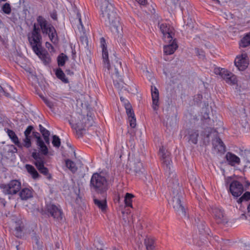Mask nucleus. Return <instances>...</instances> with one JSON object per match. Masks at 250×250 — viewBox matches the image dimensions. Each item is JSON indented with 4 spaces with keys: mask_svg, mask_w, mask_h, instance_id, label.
<instances>
[{
    "mask_svg": "<svg viewBox=\"0 0 250 250\" xmlns=\"http://www.w3.org/2000/svg\"><path fill=\"white\" fill-rule=\"evenodd\" d=\"M37 20L38 24H34L33 29L27 34L28 40L33 51L45 64H47L50 63L51 59L48 52L42 47L41 29L43 34L48 35L53 43L57 42V35L53 26L42 16L38 17Z\"/></svg>",
    "mask_w": 250,
    "mask_h": 250,
    "instance_id": "obj_1",
    "label": "nucleus"
},
{
    "mask_svg": "<svg viewBox=\"0 0 250 250\" xmlns=\"http://www.w3.org/2000/svg\"><path fill=\"white\" fill-rule=\"evenodd\" d=\"M102 17L105 24L109 26L111 31L115 34L119 33L121 26L116 9L108 1L103 2L101 5Z\"/></svg>",
    "mask_w": 250,
    "mask_h": 250,
    "instance_id": "obj_2",
    "label": "nucleus"
},
{
    "mask_svg": "<svg viewBox=\"0 0 250 250\" xmlns=\"http://www.w3.org/2000/svg\"><path fill=\"white\" fill-rule=\"evenodd\" d=\"M168 186L172 191L171 204L175 211L183 216H186V209L184 206V193L176 178L169 179Z\"/></svg>",
    "mask_w": 250,
    "mask_h": 250,
    "instance_id": "obj_3",
    "label": "nucleus"
},
{
    "mask_svg": "<svg viewBox=\"0 0 250 250\" xmlns=\"http://www.w3.org/2000/svg\"><path fill=\"white\" fill-rule=\"evenodd\" d=\"M90 188L92 192L100 194L105 198L108 189V183L106 178L98 173H94L90 179Z\"/></svg>",
    "mask_w": 250,
    "mask_h": 250,
    "instance_id": "obj_4",
    "label": "nucleus"
},
{
    "mask_svg": "<svg viewBox=\"0 0 250 250\" xmlns=\"http://www.w3.org/2000/svg\"><path fill=\"white\" fill-rule=\"evenodd\" d=\"M72 127L76 131L79 136H82L87 128L91 126L94 123L93 117L90 115L86 116L79 114L77 120L69 122Z\"/></svg>",
    "mask_w": 250,
    "mask_h": 250,
    "instance_id": "obj_5",
    "label": "nucleus"
},
{
    "mask_svg": "<svg viewBox=\"0 0 250 250\" xmlns=\"http://www.w3.org/2000/svg\"><path fill=\"white\" fill-rule=\"evenodd\" d=\"M159 155L162 158L163 166L166 173L168 175V178L169 179L176 178V174L173 170L172 161L170 158V152L165 150L163 146H162L159 149Z\"/></svg>",
    "mask_w": 250,
    "mask_h": 250,
    "instance_id": "obj_6",
    "label": "nucleus"
},
{
    "mask_svg": "<svg viewBox=\"0 0 250 250\" xmlns=\"http://www.w3.org/2000/svg\"><path fill=\"white\" fill-rule=\"evenodd\" d=\"M75 22L80 34V41L83 47L86 48L88 45V40L85 26H88V22L85 17L83 19L79 13H77Z\"/></svg>",
    "mask_w": 250,
    "mask_h": 250,
    "instance_id": "obj_7",
    "label": "nucleus"
},
{
    "mask_svg": "<svg viewBox=\"0 0 250 250\" xmlns=\"http://www.w3.org/2000/svg\"><path fill=\"white\" fill-rule=\"evenodd\" d=\"M0 188L5 194H16L21 188V182L17 180H11L7 184H1Z\"/></svg>",
    "mask_w": 250,
    "mask_h": 250,
    "instance_id": "obj_8",
    "label": "nucleus"
},
{
    "mask_svg": "<svg viewBox=\"0 0 250 250\" xmlns=\"http://www.w3.org/2000/svg\"><path fill=\"white\" fill-rule=\"evenodd\" d=\"M229 185V190L234 197H239L244 191L243 185L237 180L231 181L230 178H228L226 180V185Z\"/></svg>",
    "mask_w": 250,
    "mask_h": 250,
    "instance_id": "obj_9",
    "label": "nucleus"
},
{
    "mask_svg": "<svg viewBox=\"0 0 250 250\" xmlns=\"http://www.w3.org/2000/svg\"><path fill=\"white\" fill-rule=\"evenodd\" d=\"M216 75H220L226 83L230 84H234L237 83V79L235 75L228 71L224 68H215L214 70Z\"/></svg>",
    "mask_w": 250,
    "mask_h": 250,
    "instance_id": "obj_10",
    "label": "nucleus"
},
{
    "mask_svg": "<svg viewBox=\"0 0 250 250\" xmlns=\"http://www.w3.org/2000/svg\"><path fill=\"white\" fill-rule=\"evenodd\" d=\"M32 157L35 159V165L39 171L42 174L47 176L48 175V169L44 167V157L42 156L39 152H33L32 154Z\"/></svg>",
    "mask_w": 250,
    "mask_h": 250,
    "instance_id": "obj_11",
    "label": "nucleus"
},
{
    "mask_svg": "<svg viewBox=\"0 0 250 250\" xmlns=\"http://www.w3.org/2000/svg\"><path fill=\"white\" fill-rule=\"evenodd\" d=\"M234 64L239 70H244L248 67L249 62L246 54H243L236 57L234 61Z\"/></svg>",
    "mask_w": 250,
    "mask_h": 250,
    "instance_id": "obj_12",
    "label": "nucleus"
},
{
    "mask_svg": "<svg viewBox=\"0 0 250 250\" xmlns=\"http://www.w3.org/2000/svg\"><path fill=\"white\" fill-rule=\"evenodd\" d=\"M100 45L102 48V54L103 62L105 67L108 69H112L109 64L108 60V51L106 48V44L105 40L104 38H101L100 39Z\"/></svg>",
    "mask_w": 250,
    "mask_h": 250,
    "instance_id": "obj_13",
    "label": "nucleus"
},
{
    "mask_svg": "<svg viewBox=\"0 0 250 250\" xmlns=\"http://www.w3.org/2000/svg\"><path fill=\"white\" fill-rule=\"evenodd\" d=\"M32 134L34 137L37 139V145L39 147L40 152L44 155H46L48 152V148L41 137L40 133L33 131Z\"/></svg>",
    "mask_w": 250,
    "mask_h": 250,
    "instance_id": "obj_14",
    "label": "nucleus"
},
{
    "mask_svg": "<svg viewBox=\"0 0 250 250\" xmlns=\"http://www.w3.org/2000/svg\"><path fill=\"white\" fill-rule=\"evenodd\" d=\"M212 213L218 224H225L228 222L227 219L224 214L223 210L218 208H212Z\"/></svg>",
    "mask_w": 250,
    "mask_h": 250,
    "instance_id": "obj_15",
    "label": "nucleus"
},
{
    "mask_svg": "<svg viewBox=\"0 0 250 250\" xmlns=\"http://www.w3.org/2000/svg\"><path fill=\"white\" fill-rule=\"evenodd\" d=\"M151 93L152 101V108L154 110L157 111L159 106V94L158 89L155 86H151Z\"/></svg>",
    "mask_w": 250,
    "mask_h": 250,
    "instance_id": "obj_16",
    "label": "nucleus"
},
{
    "mask_svg": "<svg viewBox=\"0 0 250 250\" xmlns=\"http://www.w3.org/2000/svg\"><path fill=\"white\" fill-rule=\"evenodd\" d=\"M63 190L65 191L68 189L70 191V194L71 197L76 199V201L78 202L81 200V197L80 195V189L79 188L76 187H69L68 185H66L65 184L63 186Z\"/></svg>",
    "mask_w": 250,
    "mask_h": 250,
    "instance_id": "obj_17",
    "label": "nucleus"
},
{
    "mask_svg": "<svg viewBox=\"0 0 250 250\" xmlns=\"http://www.w3.org/2000/svg\"><path fill=\"white\" fill-rule=\"evenodd\" d=\"M46 210L54 218H61V212L60 209L55 205L48 204L46 206Z\"/></svg>",
    "mask_w": 250,
    "mask_h": 250,
    "instance_id": "obj_18",
    "label": "nucleus"
},
{
    "mask_svg": "<svg viewBox=\"0 0 250 250\" xmlns=\"http://www.w3.org/2000/svg\"><path fill=\"white\" fill-rule=\"evenodd\" d=\"M165 41L169 42V44L165 45L164 46V53L166 55L172 54L178 47V45L176 43L175 40H174L172 41V38L171 41H170L168 39H167L165 40Z\"/></svg>",
    "mask_w": 250,
    "mask_h": 250,
    "instance_id": "obj_19",
    "label": "nucleus"
},
{
    "mask_svg": "<svg viewBox=\"0 0 250 250\" xmlns=\"http://www.w3.org/2000/svg\"><path fill=\"white\" fill-rule=\"evenodd\" d=\"M212 145L213 148L216 152H220L221 153L225 152L226 150L225 146L222 141L219 137H216L212 141Z\"/></svg>",
    "mask_w": 250,
    "mask_h": 250,
    "instance_id": "obj_20",
    "label": "nucleus"
},
{
    "mask_svg": "<svg viewBox=\"0 0 250 250\" xmlns=\"http://www.w3.org/2000/svg\"><path fill=\"white\" fill-rule=\"evenodd\" d=\"M226 158L229 164L231 166H234L236 164H239L240 163V158L230 152L227 153Z\"/></svg>",
    "mask_w": 250,
    "mask_h": 250,
    "instance_id": "obj_21",
    "label": "nucleus"
},
{
    "mask_svg": "<svg viewBox=\"0 0 250 250\" xmlns=\"http://www.w3.org/2000/svg\"><path fill=\"white\" fill-rule=\"evenodd\" d=\"M66 55L63 54V65L65 62L68 60V56H71L73 60H75L76 57V51L73 48L72 44L70 43L68 45V49L65 50Z\"/></svg>",
    "mask_w": 250,
    "mask_h": 250,
    "instance_id": "obj_22",
    "label": "nucleus"
},
{
    "mask_svg": "<svg viewBox=\"0 0 250 250\" xmlns=\"http://www.w3.org/2000/svg\"><path fill=\"white\" fill-rule=\"evenodd\" d=\"M160 29L162 33L163 34L164 39L165 40L168 39L171 41L172 39L171 33L170 32L169 29L167 27L166 24H161L160 26Z\"/></svg>",
    "mask_w": 250,
    "mask_h": 250,
    "instance_id": "obj_23",
    "label": "nucleus"
},
{
    "mask_svg": "<svg viewBox=\"0 0 250 250\" xmlns=\"http://www.w3.org/2000/svg\"><path fill=\"white\" fill-rule=\"evenodd\" d=\"M7 133L13 143H14L18 147L20 148L22 147V146L20 142L18 136L14 131L8 129L7 130Z\"/></svg>",
    "mask_w": 250,
    "mask_h": 250,
    "instance_id": "obj_24",
    "label": "nucleus"
},
{
    "mask_svg": "<svg viewBox=\"0 0 250 250\" xmlns=\"http://www.w3.org/2000/svg\"><path fill=\"white\" fill-rule=\"evenodd\" d=\"M19 195L21 200H26L33 196V193L30 189L24 188L21 190Z\"/></svg>",
    "mask_w": 250,
    "mask_h": 250,
    "instance_id": "obj_25",
    "label": "nucleus"
},
{
    "mask_svg": "<svg viewBox=\"0 0 250 250\" xmlns=\"http://www.w3.org/2000/svg\"><path fill=\"white\" fill-rule=\"evenodd\" d=\"M199 133L197 130L191 129L188 131V138L189 141H190L194 144H196L198 142V137Z\"/></svg>",
    "mask_w": 250,
    "mask_h": 250,
    "instance_id": "obj_26",
    "label": "nucleus"
},
{
    "mask_svg": "<svg viewBox=\"0 0 250 250\" xmlns=\"http://www.w3.org/2000/svg\"><path fill=\"white\" fill-rule=\"evenodd\" d=\"M65 165L66 167L72 173H75L78 170L75 163L68 158L65 160Z\"/></svg>",
    "mask_w": 250,
    "mask_h": 250,
    "instance_id": "obj_27",
    "label": "nucleus"
},
{
    "mask_svg": "<svg viewBox=\"0 0 250 250\" xmlns=\"http://www.w3.org/2000/svg\"><path fill=\"white\" fill-rule=\"evenodd\" d=\"M114 86L116 88H117L119 91V93L121 92L124 93L125 92V93L128 92V90L127 88H125L124 86L125 84V83L121 80V79H119V81L118 80H114L113 81Z\"/></svg>",
    "mask_w": 250,
    "mask_h": 250,
    "instance_id": "obj_28",
    "label": "nucleus"
},
{
    "mask_svg": "<svg viewBox=\"0 0 250 250\" xmlns=\"http://www.w3.org/2000/svg\"><path fill=\"white\" fill-rule=\"evenodd\" d=\"M195 224L197 225L199 231L201 233H203L206 231L205 229L206 228L205 226V223L204 221L201 220L200 216H198L194 219Z\"/></svg>",
    "mask_w": 250,
    "mask_h": 250,
    "instance_id": "obj_29",
    "label": "nucleus"
},
{
    "mask_svg": "<svg viewBox=\"0 0 250 250\" xmlns=\"http://www.w3.org/2000/svg\"><path fill=\"white\" fill-rule=\"evenodd\" d=\"M39 128L41 133H42V136L43 137V139L45 143L47 145H49L50 144V132L46 128H45L44 127H43L41 125H39Z\"/></svg>",
    "mask_w": 250,
    "mask_h": 250,
    "instance_id": "obj_30",
    "label": "nucleus"
},
{
    "mask_svg": "<svg viewBox=\"0 0 250 250\" xmlns=\"http://www.w3.org/2000/svg\"><path fill=\"white\" fill-rule=\"evenodd\" d=\"M144 243L147 250H153L156 246L154 239L150 237L146 238Z\"/></svg>",
    "mask_w": 250,
    "mask_h": 250,
    "instance_id": "obj_31",
    "label": "nucleus"
},
{
    "mask_svg": "<svg viewBox=\"0 0 250 250\" xmlns=\"http://www.w3.org/2000/svg\"><path fill=\"white\" fill-rule=\"evenodd\" d=\"M66 145L68 148V153L65 152L63 155L65 157H68L70 158H76V153L74 149L72 147V146L70 143L67 142L66 143ZM66 152V151H65Z\"/></svg>",
    "mask_w": 250,
    "mask_h": 250,
    "instance_id": "obj_32",
    "label": "nucleus"
},
{
    "mask_svg": "<svg viewBox=\"0 0 250 250\" xmlns=\"http://www.w3.org/2000/svg\"><path fill=\"white\" fill-rule=\"evenodd\" d=\"M25 167L28 172L32 175L33 178L37 179L39 177V174L33 166L27 164Z\"/></svg>",
    "mask_w": 250,
    "mask_h": 250,
    "instance_id": "obj_33",
    "label": "nucleus"
},
{
    "mask_svg": "<svg viewBox=\"0 0 250 250\" xmlns=\"http://www.w3.org/2000/svg\"><path fill=\"white\" fill-rule=\"evenodd\" d=\"M134 196L129 193H126L125 196L124 202L126 207L132 208V199Z\"/></svg>",
    "mask_w": 250,
    "mask_h": 250,
    "instance_id": "obj_34",
    "label": "nucleus"
},
{
    "mask_svg": "<svg viewBox=\"0 0 250 250\" xmlns=\"http://www.w3.org/2000/svg\"><path fill=\"white\" fill-rule=\"evenodd\" d=\"M133 170L136 174L140 175L141 173H143L144 170L143 164L140 162L135 163L133 167Z\"/></svg>",
    "mask_w": 250,
    "mask_h": 250,
    "instance_id": "obj_35",
    "label": "nucleus"
},
{
    "mask_svg": "<svg viewBox=\"0 0 250 250\" xmlns=\"http://www.w3.org/2000/svg\"><path fill=\"white\" fill-rule=\"evenodd\" d=\"M94 204L102 211H104L105 210L107 206L106 202L104 200L101 201L98 199L94 198Z\"/></svg>",
    "mask_w": 250,
    "mask_h": 250,
    "instance_id": "obj_36",
    "label": "nucleus"
},
{
    "mask_svg": "<svg viewBox=\"0 0 250 250\" xmlns=\"http://www.w3.org/2000/svg\"><path fill=\"white\" fill-rule=\"evenodd\" d=\"M74 73L70 70H66L65 74L63 73V83H68L71 82V77Z\"/></svg>",
    "mask_w": 250,
    "mask_h": 250,
    "instance_id": "obj_37",
    "label": "nucleus"
},
{
    "mask_svg": "<svg viewBox=\"0 0 250 250\" xmlns=\"http://www.w3.org/2000/svg\"><path fill=\"white\" fill-rule=\"evenodd\" d=\"M250 44V33L246 35L241 41L240 45L246 47Z\"/></svg>",
    "mask_w": 250,
    "mask_h": 250,
    "instance_id": "obj_38",
    "label": "nucleus"
},
{
    "mask_svg": "<svg viewBox=\"0 0 250 250\" xmlns=\"http://www.w3.org/2000/svg\"><path fill=\"white\" fill-rule=\"evenodd\" d=\"M243 158L247 164V167L250 168V150H245L242 154Z\"/></svg>",
    "mask_w": 250,
    "mask_h": 250,
    "instance_id": "obj_39",
    "label": "nucleus"
},
{
    "mask_svg": "<svg viewBox=\"0 0 250 250\" xmlns=\"http://www.w3.org/2000/svg\"><path fill=\"white\" fill-rule=\"evenodd\" d=\"M121 68V62L116 61L114 65V69L115 72V76L117 78H119V70H120Z\"/></svg>",
    "mask_w": 250,
    "mask_h": 250,
    "instance_id": "obj_40",
    "label": "nucleus"
},
{
    "mask_svg": "<svg viewBox=\"0 0 250 250\" xmlns=\"http://www.w3.org/2000/svg\"><path fill=\"white\" fill-rule=\"evenodd\" d=\"M250 199V192H246L237 201L239 203H241L243 201H248Z\"/></svg>",
    "mask_w": 250,
    "mask_h": 250,
    "instance_id": "obj_41",
    "label": "nucleus"
},
{
    "mask_svg": "<svg viewBox=\"0 0 250 250\" xmlns=\"http://www.w3.org/2000/svg\"><path fill=\"white\" fill-rule=\"evenodd\" d=\"M14 234L17 237H21L22 236V227L21 225L16 226L14 230Z\"/></svg>",
    "mask_w": 250,
    "mask_h": 250,
    "instance_id": "obj_42",
    "label": "nucleus"
},
{
    "mask_svg": "<svg viewBox=\"0 0 250 250\" xmlns=\"http://www.w3.org/2000/svg\"><path fill=\"white\" fill-rule=\"evenodd\" d=\"M52 143L54 146L59 147L61 145V140L57 135H53Z\"/></svg>",
    "mask_w": 250,
    "mask_h": 250,
    "instance_id": "obj_43",
    "label": "nucleus"
},
{
    "mask_svg": "<svg viewBox=\"0 0 250 250\" xmlns=\"http://www.w3.org/2000/svg\"><path fill=\"white\" fill-rule=\"evenodd\" d=\"M125 107L128 118L131 117V116H135L133 111L132 110L131 106L129 104H125Z\"/></svg>",
    "mask_w": 250,
    "mask_h": 250,
    "instance_id": "obj_44",
    "label": "nucleus"
},
{
    "mask_svg": "<svg viewBox=\"0 0 250 250\" xmlns=\"http://www.w3.org/2000/svg\"><path fill=\"white\" fill-rule=\"evenodd\" d=\"M2 9L3 12L6 14H9L11 11V6L8 3H5L2 6Z\"/></svg>",
    "mask_w": 250,
    "mask_h": 250,
    "instance_id": "obj_45",
    "label": "nucleus"
},
{
    "mask_svg": "<svg viewBox=\"0 0 250 250\" xmlns=\"http://www.w3.org/2000/svg\"><path fill=\"white\" fill-rule=\"evenodd\" d=\"M24 141V145L23 146L27 147L29 148L31 146V139L30 136H27L25 137V139L23 140Z\"/></svg>",
    "mask_w": 250,
    "mask_h": 250,
    "instance_id": "obj_46",
    "label": "nucleus"
},
{
    "mask_svg": "<svg viewBox=\"0 0 250 250\" xmlns=\"http://www.w3.org/2000/svg\"><path fill=\"white\" fill-rule=\"evenodd\" d=\"M55 71V75L56 77L60 79L62 81V71L61 69V68H59L55 70H54Z\"/></svg>",
    "mask_w": 250,
    "mask_h": 250,
    "instance_id": "obj_47",
    "label": "nucleus"
},
{
    "mask_svg": "<svg viewBox=\"0 0 250 250\" xmlns=\"http://www.w3.org/2000/svg\"><path fill=\"white\" fill-rule=\"evenodd\" d=\"M128 120L130 123V126L132 128H134L136 126V119L135 116H131V117L128 118Z\"/></svg>",
    "mask_w": 250,
    "mask_h": 250,
    "instance_id": "obj_48",
    "label": "nucleus"
},
{
    "mask_svg": "<svg viewBox=\"0 0 250 250\" xmlns=\"http://www.w3.org/2000/svg\"><path fill=\"white\" fill-rule=\"evenodd\" d=\"M32 239L37 246H39L40 245L39 241L40 238L39 236L36 235L35 233H33V235H32Z\"/></svg>",
    "mask_w": 250,
    "mask_h": 250,
    "instance_id": "obj_49",
    "label": "nucleus"
},
{
    "mask_svg": "<svg viewBox=\"0 0 250 250\" xmlns=\"http://www.w3.org/2000/svg\"><path fill=\"white\" fill-rule=\"evenodd\" d=\"M196 53L199 56L200 58L204 59L205 57V53L204 51L202 50H200L198 48H196Z\"/></svg>",
    "mask_w": 250,
    "mask_h": 250,
    "instance_id": "obj_50",
    "label": "nucleus"
},
{
    "mask_svg": "<svg viewBox=\"0 0 250 250\" xmlns=\"http://www.w3.org/2000/svg\"><path fill=\"white\" fill-rule=\"evenodd\" d=\"M33 129V127L31 125L28 126L25 130L24 134L25 137L30 136L29 135Z\"/></svg>",
    "mask_w": 250,
    "mask_h": 250,
    "instance_id": "obj_51",
    "label": "nucleus"
},
{
    "mask_svg": "<svg viewBox=\"0 0 250 250\" xmlns=\"http://www.w3.org/2000/svg\"><path fill=\"white\" fill-rule=\"evenodd\" d=\"M58 63L59 66H62V53H61L58 57Z\"/></svg>",
    "mask_w": 250,
    "mask_h": 250,
    "instance_id": "obj_52",
    "label": "nucleus"
},
{
    "mask_svg": "<svg viewBox=\"0 0 250 250\" xmlns=\"http://www.w3.org/2000/svg\"><path fill=\"white\" fill-rule=\"evenodd\" d=\"M43 101L44 102V103L46 104L49 107H50V108H54L53 107V104H52V103L49 101H48V100L45 99V98H43Z\"/></svg>",
    "mask_w": 250,
    "mask_h": 250,
    "instance_id": "obj_53",
    "label": "nucleus"
},
{
    "mask_svg": "<svg viewBox=\"0 0 250 250\" xmlns=\"http://www.w3.org/2000/svg\"><path fill=\"white\" fill-rule=\"evenodd\" d=\"M206 132L204 134V135L208 138L211 133V128L210 127H207L206 128Z\"/></svg>",
    "mask_w": 250,
    "mask_h": 250,
    "instance_id": "obj_54",
    "label": "nucleus"
},
{
    "mask_svg": "<svg viewBox=\"0 0 250 250\" xmlns=\"http://www.w3.org/2000/svg\"><path fill=\"white\" fill-rule=\"evenodd\" d=\"M2 93H3L4 95L5 96H6V97L10 96V94L9 92L5 91L3 89V88L0 85V94H1Z\"/></svg>",
    "mask_w": 250,
    "mask_h": 250,
    "instance_id": "obj_55",
    "label": "nucleus"
},
{
    "mask_svg": "<svg viewBox=\"0 0 250 250\" xmlns=\"http://www.w3.org/2000/svg\"><path fill=\"white\" fill-rule=\"evenodd\" d=\"M203 118L205 120L206 122H207L208 124H209V122H210V120L209 118L208 114L205 113L203 116Z\"/></svg>",
    "mask_w": 250,
    "mask_h": 250,
    "instance_id": "obj_56",
    "label": "nucleus"
},
{
    "mask_svg": "<svg viewBox=\"0 0 250 250\" xmlns=\"http://www.w3.org/2000/svg\"><path fill=\"white\" fill-rule=\"evenodd\" d=\"M140 5H145L147 1L146 0H136Z\"/></svg>",
    "mask_w": 250,
    "mask_h": 250,
    "instance_id": "obj_57",
    "label": "nucleus"
},
{
    "mask_svg": "<svg viewBox=\"0 0 250 250\" xmlns=\"http://www.w3.org/2000/svg\"><path fill=\"white\" fill-rule=\"evenodd\" d=\"M45 46H46V47L48 48V49H49L50 47H51V49H53V47H52V45L48 42H46L45 43Z\"/></svg>",
    "mask_w": 250,
    "mask_h": 250,
    "instance_id": "obj_58",
    "label": "nucleus"
},
{
    "mask_svg": "<svg viewBox=\"0 0 250 250\" xmlns=\"http://www.w3.org/2000/svg\"><path fill=\"white\" fill-rule=\"evenodd\" d=\"M51 17L54 20H56L57 19V15H56V13H52L51 14Z\"/></svg>",
    "mask_w": 250,
    "mask_h": 250,
    "instance_id": "obj_59",
    "label": "nucleus"
},
{
    "mask_svg": "<svg viewBox=\"0 0 250 250\" xmlns=\"http://www.w3.org/2000/svg\"><path fill=\"white\" fill-rule=\"evenodd\" d=\"M240 219H246L247 216L245 215V214H241V216L240 217Z\"/></svg>",
    "mask_w": 250,
    "mask_h": 250,
    "instance_id": "obj_60",
    "label": "nucleus"
},
{
    "mask_svg": "<svg viewBox=\"0 0 250 250\" xmlns=\"http://www.w3.org/2000/svg\"><path fill=\"white\" fill-rule=\"evenodd\" d=\"M7 87V89H6V91H13V88L11 86L8 85Z\"/></svg>",
    "mask_w": 250,
    "mask_h": 250,
    "instance_id": "obj_61",
    "label": "nucleus"
},
{
    "mask_svg": "<svg viewBox=\"0 0 250 250\" xmlns=\"http://www.w3.org/2000/svg\"><path fill=\"white\" fill-rule=\"evenodd\" d=\"M120 100L122 102H125V101H126L123 96L120 97Z\"/></svg>",
    "mask_w": 250,
    "mask_h": 250,
    "instance_id": "obj_62",
    "label": "nucleus"
},
{
    "mask_svg": "<svg viewBox=\"0 0 250 250\" xmlns=\"http://www.w3.org/2000/svg\"><path fill=\"white\" fill-rule=\"evenodd\" d=\"M197 96H198V98H199V99H200L202 98V96L201 94H198Z\"/></svg>",
    "mask_w": 250,
    "mask_h": 250,
    "instance_id": "obj_63",
    "label": "nucleus"
},
{
    "mask_svg": "<svg viewBox=\"0 0 250 250\" xmlns=\"http://www.w3.org/2000/svg\"><path fill=\"white\" fill-rule=\"evenodd\" d=\"M105 1H108V0H104V1L103 2H105Z\"/></svg>",
    "mask_w": 250,
    "mask_h": 250,
    "instance_id": "obj_64",
    "label": "nucleus"
}]
</instances>
